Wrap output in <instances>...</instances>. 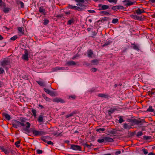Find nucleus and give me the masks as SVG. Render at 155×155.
<instances>
[{"mask_svg":"<svg viewBox=\"0 0 155 155\" xmlns=\"http://www.w3.org/2000/svg\"><path fill=\"white\" fill-rule=\"evenodd\" d=\"M142 151H143L144 154L146 155L148 153V151L145 148L143 149L142 150Z\"/></svg>","mask_w":155,"mask_h":155,"instance_id":"41","label":"nucleus"},{"mask_svg":"<svg viewBox=\"0 0 155 155\" xmlns=\"http://www.w3.org/2000/svg\"><path fill=\"white\" fill-rule=\"evenodd\" d=\"M20 143V141H17L15 143V145L17 147H20V145H19Z\"/></svg>","mask_w":155,"mask_h":155,"instance_id":"43","label":"nucleus"},{"mask_svg":"<svg viewBox=\"0 0 155 155\" xmlns=\"http://www.w3.org/2000/svg\"><path fill=\"white\" fill-rule=\"evenodd\" d=\"M31 112L33 114V115L34 116L35 118L37 115H36V110L34 109H32L31 110Z\"/></svg>","mask_w":155,"mask_h":155,"instance_id":"30","label":"nucleus"},{"mask_svg":"<svg viewBox=\"0 0 155 155\" xmlns=\"http://www.w3.org/2000/svg\"><path fill=\"white\" fill-rule=\"evenodd\" d=\"M76 96L75 95H71L68 97V99H70L74 100L76 98Z\"/></svg>","mask_w":155,"mask_h":155,"instance_id":"32","label":"nucleus"},{"mask_svg":"<svg viewBox=\"0 0 155 155\" xmlns=\"http://www.w3.org/2000/svg\"><path fill=\"white\" fill-rule=\"evenodd\" d=\"M71 149L74 150H78L80 151L81 150V146L74 144L71 145Z\"/></svg>","mask_w":155,"mask_h":155,"instance_id":"5","label":"nucleus"},{"mask_svg":"<svg viewBox=\"0 0 155 155\" xmlns=\"http://www.w3.org/2000/svg\"><path fill=\"white\" fill-rule=\"evenodd\" d=\"M99 63V61L97 59H94L91 61V63L92 64L97 65Z\"/></svg>","mask_w":155,"mask_h":155,"instance_id":"26","label":"nucleus"},{"mask_svg":"<svg viewBox=\"0 0 155 155\" xmlns=\"http://www.w3.org/2000/svg\"><path fill=\"white\" fill-rule=\"evenodd\" d=\"M49 138V137L48 136H45L42 137L41 139L45 143H47V140H48V138Z\"/></svg>","mask_w":155,"mask_h":155,"instance_id":"20","label":"nucleus"},{"mask_svg":"<svg viewBox=\"0 0 155 155\" xmlns=\"http://www.w3.org/2000/svg\"><path fill=\"white\" fill-rule=\"evenodd\" d=\"M100 14L105 15H107L109 14V13L108 12L104 11L100 12Z\"/></svg>","mask_w":155,"mask_h":155,"instance_id":"39","label":"nucleus"},{"mask_svg":"<svg viewBox=\"0 0 155 155\" xmlns=\"http://www.w3.org/2000/svg\"><path fill=\"white\" fill-rule=\"evenodd\" d=\"M43 21V24L45 25H46L49 22V20L48 19H44Z\"/></svg>","mask_w":155,"mask_h":155,"instance_id":"38","label":"nucleus"},{"mask_svg":"<svg viewBox=\"0 0 155 155\" xmlns=\"http://www.w3.org/2000/svg\"><path fill=\"white\" fill-rule=\"evenodd\" d=\"M104 140L106 142H112L114 141L113 139L109 137H104Z\"/></svg>","mask_w":155,"mask_h":155,"instance_id":"15","label":"nucleus"},{"mask_svg":"<svg viewBox=\"0 0 155 155\" xmlns=\"http://www.w3.org/2000/svg\"><path fill=\"white\" fill-rule=\"evenodd\" d=\"M131 47L134 49L136 50L137 51H139L140 50L138 46L136 45L134 43H131Z\"/></svg>","mask_w":155,"mask_h":155,"instance_id":"16","label":"nucleus"},{"mask_svg":"<svg viewBox=\"0 0 155 155\" xmlns=\"http://www.w3.org/2000/svg\"><path fill=\"white\" fill-rule=\"evenodd\" d=\"M28 54L29 52L26 49H25L24 50V54L22 55V59L25 61H28L29 60Z\"/></svg>","mask_w":155,"mask_h":155,"instance_id":"3","label":"nucleus"},{"mask_svg":"<svg viewBox=\"0 0 155 155\" xmlns=\"http://www.w3.org/2000/svg\"><path fill=\"white\" fill-rule=\"evenodd\" d=\"M117 6H113L112 8H111V9L113 10H114V11H116V10L117 9Z\"/></svg>","mask_w":155,"mask_h":155,"instance_id":"55","label":"nucleus"},{"mask_svg":"<svg viewBox=\"0 0 155 155\" xmlns=\"http://www.w3.org/2000/svg\"><path fill=\"white\" fill-rule=\"evenodd\" d=\"M26 128L24 129V130L29 133V131L28 129L30 127L31 124L29 122H27L26 123Z\"/></svg>","mask_w":155,"mask_h":155,"instance_id":"9","label":"nucleus"},{"mask_svg":"<svg viewBox=\"0 0 155 155\" xmlns=\"http://www.w3.org/2000/svg\"><path fill=\"white\" fill-rule=\"evenodd\" d=\"M91 71L92 72H94L97 71V69L95 68H92L91 69Z\"/></svg>","mask_w":155,"mask_h":155,"instance_id":"60","label":"nucleus"},{"mask_svg":"<svg viewBox=\"0 0 155 155\" xmlns=\"http://www.w3.org/2000/svg\"><path fill=\"white\" fill-rule=\"evenodd\" d=\"M83 8H81L80 7H78V6H76L75 10L80 11H82L83 10Z\"/></svg>","mask_w":155,"mask_h":155,"instance_id":"48","label":"nucleus"},{"mask_svg":"<svg viewBox=\"0 0 155 155\" xmlns=\"http://www.w3.org/2000/svg\"><path fill=\"white\" fill-rule=\"evenodd\" d=\"M36 151L37 153L38 154H41L43 153V151L39 149L37 150Z\"/></svg>","mask_w":155,"mask_h":155,"instance_id":"57","label":"nucleus"},{"mask_svg":"<svg viewBox=\"0 0 155 155\" xmlns=\"http://www.w3.org/2000/svg\"><path fill=\"white\" fill-rule=\"evenodd\" d=\"M63 15L62 14L61 15H58L56 16V17L58 18H61L63 17Z\"/></svg>","mask_w":155,"mask_h":155,"instance_id":"61","label":"nucleus"},{"mask_svg":"<svg viewBox=\"0 0 155 155\" xmlns=\"http://www.w3.org/2000/svg\"><path fill=\"white\" fill-rule=\"evenodd\" d=\"M15 123L17 126L18 127H20V126L21 122L17 120H15Z\"/></svg>","mask_w":155,"mask_h":155,"instance_id":"40","label":"nucleus"},{"mask_svg":"<svg viewBox=\"0 0 155 155\" xmlns=\"http://www.w3.org/2000/svg\"><path fill=\"white\" fill-rule=\"evenodd\" d=\"M3 28L6 29L7 31H8V30L12 28L10 26H9V27H7L6 26H3Z\"/></svg>","mask_w":155,"mask_h":155,"instance_id":"59","label":"nucleus"},{"mask_svg":"<svg viewBox=\"0 0 155 155\" xmlns=\"http://www.w3.org/2000/svg\"><path fill=\"white\" fill-rule=\"evenodd\" d=\"M77 112L76 111H74L72 112L70 114L66 115V117L67 118H68L69 117H72L75 115L77 114Z\"/></svg>","mask_w":155,"mask_h":155,"instance_id":"19","label":"nucleus"},{"mask_svg":"<svg viewBox=\"0 0 155 155\" xmlns=\"http://www.w3.org/2000/svg\"><path fill=\"white\" fill-rule=\"evenodd\" d=\"M8 62L7 60H4L2 62L1 65L3 67H5L6 65H8Z\"/></svg>","mask_w":155,"mask_h":155,"instance_id":"23","label":"nucleus"},{"mask_svg":"<svg viewBox=\"0 0 155 155\" xmlns=\"http://www.w3.org/2000/svg\"><path fill=\"white\" fill-rule=\"evenodd\" d=\"M67 64L68 66H72L76 65V64L74 61H71L67 62Z\"/></svg>","mask_w":155,"mask_h":155,"instance_id":"18","label":"nucleus"},{"mask_svg":"<svg viewBox=\"0 0 155 155\" xmlns=\"http://www.w3.org/2000/svg\"><path fill=\"white\" fill-rule=\"evenodd\" d=\"M0 149L2 151L4 152L5 154H8L9 153L8 150L7 149L5 148L3 146L0 147Z\"/></svg>","mask_w":155,"mask_h":155,"instance_id":"14","label":"nucleus"},{"mask_svg":"<svg viewBox=\"0 0 155 155\" xmlns=\"http://www.w3.org/2000/svg\"><path fill=\"white\" fill-rule=\"evenodd\" d=\"M17 38V36L16 35H15L13 37H12L10 38V40L12 41L15 40Z\"/></svg>","mask_w":155,"mask_h":155,"instance_id":"56","label":"nucleus"},{"mask_svg":"<svg viewBox=\"0 0 155 155\" xmlns=\"http://www.w3.org/2000/svg\"><path fill=\"white\" fill-rule=\"evenodd\" d=\"M128 121L130 123H134L137 125H142L145 122L144 120L141 119H129L128 120Z\"/></svg>","mask_w":155,"mask_h":155,"instance_id":"1","label":"nucleus"},{"mask_svg":"<svg viewBox=\"0 0 155 155\" xmlns=\"http://www.w3.org/2000/svg\"><path fill=\"white\" fill-rule=\"evenodd\" d=\"M77 5L81 8H83V6H84L82 4L80 3L77 4Z\"/></svg>","mask_w":155,"mask_h":155,"instance_id":"62","label":"nucleus"},{"mask_svg":"<svg viewBox=\"0 0 155 155\" xmlns=\"http://www.w3.org/2000/svg\"><path fill=\"white\" fill-rule=\"evenodd\" d=\"M5 6V3L2 0H0V6Z\"/></svg>","mask_w":155,"mask_h":155,"instance_id":"51","label":"nucleus"},{"mask_svg":"<svg viewBox=\"0 0 155 155\" xmlns=\"http://www.w3.org/2000/svg\"><path fill=\"white\" fill-rule=\"evenodd\" d=\"M38 120L39 123L43 122V118L42 115L41 114L39 115L38 119Z\"/></svg>","mask_w":155,"mask_h":155,"instance_id":"24","label":"nucleus"},{"mask_svg":"<svg viewBox=\"0 0 155 155\" xmlns=\"http://www.w3.org/2000/svg\"><path fill=\"white\" fill-rule=\"evenodd\" d=\"M44 90L45 92H46V93H48V94H49V93L51 91L48 89L45 88L44 89Z\"/></svg>","mask_w":155,"mask_h":155,"instance_id":"54","label":"nucleus"},{"mask_svg":"<svg viewBox=\"0 0 155 155\" xmlns=\"http://www.w3.org/2000/svg\"><path fill=\"white\" fill-rule=\"evenodd\" d=\"M112 41L109 40L107 41H106L105 44H104L103 45H102V46L103 47H104L105 46H108V45H110L111 43H112Z\"/></svg>","mask_w":155,"mask_h":155,"instance_id":"25","label":"nucleus"},{"mask_svg":"<svg viewBox=\"0 0 155 155\" xmlns=\"http://www.w3.org/2000/svg\"><path fill=\"white\" fill-rule=\"evenodd\" d=\"M143 134V132L141 131H140L137 132V137H140Z\"/></svg>","mask_w":155,"mask_h":155,"instance_id":"47","label":"nucleus"},{"mask_svg":"<svg viewBox=\"0 0 155 155\" xmlns=\"http://www.w3.org/2000/svg\"><path fill=\"white\" fill-rule=\"evenodd\" d=\"M97 142L99 143H102L104 141H105V140H104V137L103 139H99L97 140Z\"/></svg>","mask_w":155,"mask_h":155,"instance_id":"37","label":"nucleus"},{"mask_svg":"<svg viewBox=\"0 0 155 155\" xmlns=\"http://www.w3.org/2000/svg\"><path fill=\"white\" fill-rule=\"evenodd\" d=\"M75 21V20L74 18H72L71 19L68 21L67 22V24L69 25H71L72 23H74Z\"/></svg>","mask_w":155,"mask_h":155,"instance_id":"28","label":"nucleus"},{"mask_svg":"<svg viewBox=\"0 0 155 155\" xmlns=\"http://www.w3.org/2000/svg\"><path fill=\"white\" fill-rule=\"evenodd\" d=\"M33 134L35 136H41L45 135V133L43 131H39L34 129L32 130Z\"/></svg>","mask_w":155,"mask_h":155,"instance_id":"2","label":"nucleus"},{"mask_svg":"<svg viewBox=\"0 0 155 155\" xmlns=\"http://www.w3.org/2000/svg\"><path fill=\"white\" fill-rule=\"evenodd\" d=\"M36 82L41 86L44 87L45 86L44 82L42 81H36Z\"/></svg>","mask_w":155,"mask_h":155,"instance_id":"22","label":"nucleus"},{"mask_svg":"<svg viewBox=\"0 0 155 155\" xmlns=\"http://www.w3.org/2000/svg\"><path fill=\"white\" fill-rule=\"evenodd\" d=\"M155 110H154L153 109V108L150 105L149 106V108L147 109L146 111L150 112H153L154 113Z\"/></svg>","mask_w":155,"mask_h":155,"instance_id":"17","label":"nucleus"},{"mask_svg":"<svg viewBox=\"0 0 155 155\" xmlns=\"http://www.w3.org/2000/svg\"><path fill=\"white\" fill-rule=\"evenodd\" d=\"M123 127L124 129L129 130L130 129L133 128L131 125H130L129 124L124 123L123 124Z\"/></svg>","mask_w":155,"mask_h":155,"instance_id":"8","label":"nucleus"},{"mask_svg":"<svg viewBox=\"0 0 155 155\" xmlns=\"http://www.w3.org/2000/svg\"><path fill=\"white\" fill-rule=\"evenodd\" d=\"M3 12L4 13H8L10 11L11 9L10 8H6V5L5 4V6H3Z\"/></svg>","mask_w":155,"mask_h":155,"instance_id":"21","label":"nucleus"},{"mask_svg":"<svg viewBox=\"0 0 155 155\" xmlns=\"http://www.w3.org/2000/svg\"><path fill=\"white\" fill-rule=\"evenodd\" d=\"M123 2H127V4L125 5H127L128 6H130V5H133L134 3V2H131L130 1L128 0H125L123 1Z\"/></svg>","mask_w":155,"mask_h":155,"instance_id":"10","label":"nucleus"},{"mask_svg":"<svg viewBox=\"0 0 155 155\" xmlns=\"http://www.w3.org/2000/svg\"><path fill=\"white\" fill-rule=\"evenodd\" d=\"M52 101L54 102H61L63 103L65 102V101L62 99L57 97L53 99Z\"/></svg>","mask_w":155,"mask_h":155,"instance_id":"6","label":"nucleus"},{"mask_svg":"<svg viewBox=\"0 0 155 155\" xmlns=\"http://www.w3.org/2000/svg\"><path fill=\"white\" fill-rule=\"evenodd\" d=\"M20 120L21 121L20 122L24 123L25 122L26 119L24 117H21L20 118Z\"/></svg>","mask_w":155,"mask_h":155,"instance_id":"44","label":"nucleus"},{"mask_svg":"<svg viewBox=\"0 0 155 155\" xmlns=\"http://www.w3.org/2000/svg\"><path fill=\"white\" fill-rule=\"evenodd\" d=\"M98 96L99 97H104L105 98H108V95L106 94H99Z\"/></svg>","mask_w":155,"mask_h":155,"instance_id":"13","label":"nucleus"},{"mask_svg":"<svg viewBox=\"0 0 155 155\" xmlns=\"http://www.w3.org/2000/svg\"><path fill=\"white\" fill-rule=\"evenodd\" d=\"M151 137L150 136H143V138L146 140H148L151 139Z\"/></svg>","mask_w":155,"mask_h":155,"instance_id":"52","label":"nucleus"},{"mask_svg":"<svg viewBox=\"0 0 155 155\" xmlns=\"http://www.w3.org/2000/svg\"><path fill=\"white\" fill-rule=\"evenodd\" d=\"M92 36H91V37L92 38H94V36H96L97 34V32H96L95 31H93L92 30Z\"/></svg>","mask_w":155,"mask_h":155,"instance_id":"36","label":"nucleus"},{"mask_svg":"<svg viewBox=\"0 0 155 155\" xmlns=\"http://www.w3.org/2000/svg\"><path fill=\"white\" fill-rule=\"evenodd\" d=\"M39 12L41 13H42L43 15H45L46 14V10L45 9L39 7Z\"/></svg>","mask_w":155,"mask_h":155,"instance_id":"11","label":"nucleus"},{"mask_svg":"<svg viewBox=\"0 0 155 155\" xmlns=\"http://www.w3.org/2000/svg\"><path fill=\"white\" fill-rule=\"evenodd\" d=\"M98 7L99 8L98 10L99 11H101L108 9L109 6L107 5L99 4L98 5Z\"/></svg>","mask_w":155,"mask_h":155,"instance_id":"4","label":"nucleus"},{"mask_svg":"<svg viewBox=\"0 0 155 155\" xmlns=\"http://www.w3.org/2000/svg\"><path fill=\"white\" fill-rule=\"evenodd\" d=\"M2 116H4L6 120H10L11 117L8 114L6 113H3Z\"/></svg>","mask_w":155,"mask_h":155,"instance_id":"12","label":"nucleus"},{"mask_svg":"<svg viewBox=\"0 0 155 155\" xmlns=\"http://www.w3.org/2000/svg\"><path fill=\"white\" fill-rule=\"evenodd\" d=\"M155 92V89L152 88L151 91H149L148 92V95H149L150 97H151L153 94H154Z\"/></svg>","mask_w":155,"mask_h":155,"instance_id":"27","label":"nucleus"},{"mask_svg":"<svg viewBox=\"0 0 155 155\" xmlns=\"http://www.w3.org/2000/svg\"><path fill=\"white\" fill-rule=\"evenodd\" d=\"M49 94L52 96H54L56 95L54 92L53 91H50Z\"/></svg>","mask_w":155,"mask_h":155,"instance_id":"49","label":"nucleus"},{"mask_svg":"<svg viewBox=\"0 0 155 155\" xmlns=\"http://www.w3.org/2000/svg\"><path fill=\"white\" fill-rule=\"evenodd\" d=\"M4 71V70L2 68H0V74H2Z\"/></svg>","mask_w":155,"mask_h":155,"instance_id":"63","label":"nucleus"},{"mask_svg":"<svg viewBox=\"0 0 155 155\" xmlns=\"http://www.w3.org/2000/svg\"><path fill=\"white\" fill-rule=\"evenodd\" d=\"M80 56V55L78 54H77L75 55H74L73 57L72 58V59L73 60L77 58L78 57Z\"/></svg>","mask_w":155,"mask_h":155,"instance_id":"45","label":"nucleus"},{"mask_svg":"<svg viewBox=\"0 0 155 155\" xmlns=\"http://www.w3.org/2000/svg\"><path fill=\"white\" fill-rule=\"evenodd\" d=\"M44 99L46 100V101H50L51 100V99L46 96H45L44 97Z\"/></svg>","mask_w":155,"mask_h":155,"instance_id":"58","label":"nucleus"},{"mask_svg":"<svg viewBox=\"0 0 155 155\" xmlns=\"http://www.w3.org/2000/svg\"><path fill=\"white\" fill-rule=\"evenodd\" d=\"M76 7V6H73L70 4H68L67 6V8L71 9H74L75 10Z\"/></svg>","mask_w":155,"mask_h":155,"instance_id":"31","label":"nucleus"},{"mask_svg":"<svg viewBox=\"0 0 155 155\" xmlns=\"http://www.w3.org/2000/svg\"><path fill=\"white\" fill-rule=\"evenodd\" d=\"M105 130V129L104 128H100L99 129H97L96 130V131L97 132H99L100 133L101 131H104Z\"/></svg>","mask_w":155,"mask_h":155,"instance_id":"42","label":"nucleus"},{"mask_svg":"<svg viewBox=\"0 0 155 155\" xmlns=\"http://www.w3.org/2000/svg\"><path fill=\"white\" fill-rule=\"evenodd\" d=\"M108 18L107 17H104L101 18V19L103 20V21H105L108 20Z\"/></svg>","mask_w":155,"mask_h":155,"instance_id":"64","label":"nucleus"},{"mask_svg":"<svg viewBox=\"0 0 155 155\" xmlns=\"http://www.w3.org/2000/svg\"><path fill=\"white\" fill-rule=\"evenodd\" d=\"M116 109H114L113 110H108V113L109 116H110L111 114L114 113Z\"/></svg>","mask_w":155,"mask_h":155,"instance_id":"35","label":"nucleus"},{"mask_svg":"<svg viewBox=\"0 0 155 155\" xmlns=\"http://www.w3.org/2000/svg\"><path fill=\"white\" fill-rule=\"evenodd\" d=\"M118 118H119L118 121L120 123H121L124 121V120L123 118V116H120L118 117Z\"/></svg>","mask_w":155,"mask_h":155,"instance_id":"33","label":"nucleus"},{"mask_svg":"<svg viewBox=\"0 0 155 155\" xmlns=\"http://www.w3.org/2000/svg\"><path fill=\"white\" fill-rule=\"evenodd\" d=\"M110 3L113 2L115 4H116L117 2V0H107Z\"/></svg>","mask_w":155,"mask_h":155,"instance_id":"53","label":"nucleus"},{"mask_svg":"<svg viewBox=\"0 0 155 155\" xmlns=\"http://www.w3.org/2000/svg\"><path fill=\"white\" fill-rule=\"evenodd\" d=\"M135 11L137 14L138 15H140L145 12L143 9L139 8L135 10Z\"/></svg>","mask_w":155,"mask_h":155,"instance_id":"7","label":"nucleus"},{"mask_svg":"<svg viewBox=\"0 0 155 155\" xmlns=\"http://www.w3.org/2000/svg\"><path fill=\"white\" fill-rule=\"evenodd\" d=\"M93 54V53L91 50V49L88 51L87 55L88 57H91Z\"/></svg>","mask_w":155,"mask_h":155,"instance_id":"29","label":"nucleus"},{"mask_svg":"<svg viewBox=\"0 0 155 155\" xmlns=\"http://www.w3.org/2000/svg\"><path fill=\"white\" fill-rule=\"evenodd\" d=\"M118 21V20L117 18H115L113 19L112 21V23L113 24H115L117 23Z\"/></svg>","mask_w":155,"mask_h":155,"instance_id":"46","label":"nucleus"},{"mask_svg":"<svg viewBox=\"0 0 155 155\" xmlns=\"http://www.w3.org/2000/svg\"><path fill=\"white\" fill-rule=\"evenodd\" d=\"M117 9L118 10H122L124 9V7L123 6L121 5H117Z\"/></svg>","mask_w":155,"mask_h":155,"instance_id":"50","label":"nucleus"},{"mask_svg":"<svg viewBox=\"0 0 155 155\" xmlns=\"http://www.w3.org/2000/svg\"><path fill=\"white\" fill-rule=\"evenodd\" d=\"M131 17L135 20H138L140 18V17L137 15H131Z\"/></svg>","mask_w":155,"mask_h":155,"instance_id":"34","label":"nucleus"}]
</instances>
